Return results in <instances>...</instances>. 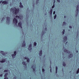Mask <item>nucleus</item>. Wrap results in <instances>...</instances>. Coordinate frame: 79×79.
<instances>
[{
  "instance_id": "f257e3e1",
  "label": "nucleus",
  "mask_w": 79,
  "mask_h": 79,
  "mask_svg": "<svg viewBox=\"0 0 79 79\" xmlns=\"http://www.w3.org/2000/svg\"><path fill=\"white\" fill-rule=\"evenodd\" d=\"M13 10L14 11H15L14 13L15 15H17L18 13V12H19V9H17L16 7H14Z\"/></svg>"
},
{
  "instance_id": "f03ea898",
  "label": "nucleus",
  "mask_w": 79,
  "mask_h": 79,
  "mask_svg": "<svg viewBox=\"0 0 79 79\" xmlns=\"http://www.w3.org/2000/svg\"><path fill=\"white\" fill-rule=\"evenodd\" d=\"M79 5H78L76 7V12L77 13V14L75 15V16H77V15H78V13H79Z\"/></svg>"
},
{
  "instance_id": "7ed1b4c3",
  "label": "nucleus",
  "mask_w": 79,
  "mask_h": 79,
  "mask_svg": "<svg viewBox=\"0 0 79 79\" xmlns=\"http://www.w3.org/2000/svg\"><path fill=\"white\" fill-rule=\"evenodd\" d=\"M2 2V3H4V5H7V4L8 3V2H6V1H4L3 2V1H0V3H1Z\"/></svg>"
},
{
  "instance_id": "20e7f679",
  "label": "nucleus",
  "mask_w": 79,
  "mask_h": 79,
  "mask_svg": "<svg viewBox=\"0 0 79 79\" xmlns=\"http://www.w3.org/2000/svg\"><path fill=\"white\" fill-rule=\"evenodd\" d=\"M13 22H14V23H15V24H16V26H18V25L16 24L18 23V20H17V19H16V18H14V19Z\"/></svg>"
},
{
  "instance_id": "39448f33",
  "label": "nucleus",
  "mask_w": 79,
  "mask_h": 79,
  "mask_svg": "<svg viewBox=\"0 0 79 79\" xmlns=\"http://www.w3.org/2000/svg\"><path fill=\"white\" fill-rule=\"evenodd\" d=\"M64 52H66V53H67L69 54H70V51H69L67 50L66 49H65L64 50Z\"/></svg>"
},
{
  "instance_id": "423d86ee",
  "label": "nucleus",
  "mask_w": 79,
  "mask_h": 79,
  "mask_svg": "<svg viewBox=\"0 0 79 79\" xmlns=\"http://www.w3.org/2000/svg\"><path fill=\"white\" fill-rule=\"evenodd\" d=\"M21 24H22V23H21V22H19L18 23V26L19 27H21V28H22L23 27H22V26H21Z\"/></svg>"
},
{
  "instance_id": "0eeeda50",
  "label": "nucleus",
  "mask_w": 79,
  "mask_h": 79,
  "mask_svg": "<svg viewBox=\"0 0 79 79\" xmlns=\"http://www.w3.org/2000/svg\"><path fill=\"white\" fill-rule=\"evenodd\" d=\"M31 68L33 69V71H35V67L34 66V65H32L31 66Z\"/></svg>"
},
{
  "instance_id": "6e6552de",
  "label": "nucleus",
  "mask_w": 79,
  "mask_h": 79,
  "mask_svg": "<svg viewBox=\"0 0 79 79\" xmlns=\"http://www.w3.org/2000/svg\"><path fill=\"white\" fill-rule=\"evenodd\" d=\"M67 40V37H66V36H64V42H65Z\"/></svg>"
},
{
  "instance_id": "1a4fd4ad",
  "label": "nucleus",
  "mask_w": 79,
  "mask_h": 79,
  "mask_svg": "<svg viewBox=\"0 0 79 79\" xmlns=\"http://www.w3.org/2000/svg\"><path fill=\"white\" fill-rule=\"evenodd\" d=\"M6 19L7 21H8V22H10V18L8 17H6Z\"/></svg>"
},
{
  "instance_id": "9d476101",
  "label": "nucleus",
  "mask_w": 79,
  "mask_h": 79,
  "mask_svg": "<svg viewBox=\"0 0 79 79\" xmlns=\"http://www.w3.org/2000/svg\"><path fill=\"white\" fill-rule=\"evenodd\" d=\"M42 51L41 50L40 51L39 55H40V56H42Z\"/></svg>"
},
{
  "instance_id": "9b49d317",
  "label": "nucleus",
  "mask_w": 79,
  "mask_h": 79,
  "mask_svg": "<svg viewBox=\"0 0 79 79\" xmlns=\"http://www.w3.org/2000/svg\"><path fill=\"white\" fill-rule=\"evenodd\" d=\"M25 46H26V42L25 41H24L22 45V47H25Z\"/></svg>"
},
{
  "instance_id": "f8f14e48",
  "label": "nucleus",
  "mask_w": 79,
  "mask_h": 79,
  "mask_svg": "<svg viewBox=\"0 0 79 79\" xmlns=\"http://www.w3.org/2000/svg\"><path fill=\"white\" fill-rule=\"evenodd\" d=\"M73 56V54H70L69 55V58H72Z\"/></svg>"
},
{
  "instance_id": "ddd939ff",
  "label": "nucleus",
  "mask_w": 79,
  "mask_h": 79,
  "mask_svg": "<svg viewBox=\"0 0 79 79\" xmlns=\"http://www.w3.org/2000/svg\"><path fill=\"white\" fill-rule=\"evenodd\" d=\"M2 60H1L0 61V62L1 63H4V62H5V59H2Z\"/></svg>"
},
{
  "instance_id": "4468645a",
  "label": "nucleus",
  "mask_w": 79,
  "mask_h": 79,
  "mask_svg": "<svg viewBox=\"0 0 79 79\" xmlns=\"http://www.w3.org/2000/svg\"><path fill=\"white\" fill-rule=\"evenodd\" d=\"M22 64H23V65H24L25 66H27V64H26V63L25 62H23Z\"/></svg>"
},
{
  "instance_id": "2eb2a0df",
  "label": "nucleus",
  "mask_w": 79,
  "mask_h": 79,
  "mask_svg": "<svg viewBox=\"0 0 79 79\" xmlns=\"http://www.w3.org/2000/svg\"><path fill=\"white\" fill-rule=\"evenodd\" d=\"M52 11H53V10H52V9H51L50 10V11L49 12V13L50 15H52Z\"/></svg>"
},
{
  "instance_id": "dca6fc26",
  "label": "nucleus",
  "mask_w": 79,
  "mask_h": 79,
  "mask_svg": "<svg viewBox=\"0 0 79 79\" xmlns=\"http://www.w3.org/2000/svg\"><path fill=\"white\" fill-rule=\"evenodd\" d=\"M1 53L2 55H5V53H4V52H3V51H1Z\"/></svg>"
},
{
  "instance_id": "f3484780",
  "label": "nucleus",
  "mask_w": 79,
  "mask_h": 79,
  "mask_svg": "<svg viewBox=\"0 0 79 79\" xmlns=\"http://www.w3.org/2000/svg\"><path fill=\"white\" fill-rule=\"evenodd\" d=\"M8 73L5 74L4 75L5 77H7V75H8Z\"/></svg>"
},
{
  "instance_id": "a211bd4d",
  "label": "nucleus",
  "mask_w": 79,
  "mask_h": 79,
  "mask_svg": "<svg viewBox=\"0 0 79 79\" xmlns=\"http://www.w3.org/2000/svg\"><path fill=\"white\" fill-rule=\"evenodd\" d=\"M63 65L64 66H66V64H65V62H63Z\"/></svg>"
},
{
  "instance_id": "6ab92c4d",
  "label": "nucleus",
  "mask_w": 79,
  "mask_h": 79,
  "mask_svg": "<svg viewBox=\"0 0 79 79\" xmlns=\"http://www.w3.org/2000/svg\"><path fill=\"white\" fill-rule=\"evenodd\" d=\"M11 56H12L13 58H14L16 56V54H12Z\"/></svg>"
},
{
  "instance_id": "aec40b11",
  "label": "nucleus",
  "mask_w": 79,
  "mask_h": 79,
  "mask_svg": "<svg viewBox=\"0 0 79 79\" xmlns=\"http://www.w3.org/2000/svg\"><path fill=\"white\" fill-rule=\"evenodd\" d=\"M63 26H65V25L66 24V23L65 22H63Z\"/></svg>"
},
{
  "instance_id": "412c9836",
  "label": "nucleus",
  "mask_w": 79,
  "mask_h": 79,
  "mask_svg": "<svg viewBox=\"0 0 79 79\" xmlns=\"http://www.w3.org/2000/svg\"><path fill=\"white\" fill-rule=\"evenodd\" d=\"M28 49L29 50H32V48H30L29 47V48H28Z\"/></svg>"
},
{
  "instance_id": "4be33fe9",
  "label": "nucleus",
  "mask_w": 79,
  "mask_h": 79,
  "mask_svg": "<svg viewBox=\"0 0 79 79\" xmlns=\"http://www.w3.org/2000/svg\"><path fill=\"white\" fill-rule=\"evenodd\" d=\"M27 63H29V58H28L27 59Z\"/></svg>"
},
{
  "instance_id": "5701e85b",
  "label": "nucleus",
  "mask_w": 79,
  "mask_h": 79,
  "mask_svg": "<svg viewBox=\"0 0 79 79\" xmlns=\"http://www.w3.org/2000/svg\"><path fill=\"white\" fill-rule=\"evenodd\" d=\"M19 7H20V8H23V5H20L19 6Z\"/></svg>"
},
{
  "instance_id": "b1692460",
  "label": "nucleus",
  "mask_w": 79,
  "mask_h": 79,
  "mask_svg": "<svg viewBox=\"0 0 79 79\" xmlns=\"http://www.w3.org/2000/svg\"><path fill=\"white\" fill-rule=\"evenodd\" d=\"M56 18V15H55L54 16V19H55Z\"/></svg>"
},
{
  "instance_id": "393cba45",
  "label": "nucleus",
  "mask_w": 79,
  "mask_h": 79,
  "mask_svg": "<svg viewBox=\"0 0 79 79\" xmlns=\"http://www.w3.org/2000/svg\"><path fill=\"white\" fill-rule=\"evenodd\" d=\"M10 11H12L13 10V8H11L10 9Z\"/></svg>"
},
{
  "instance_id": "a878e982",
  "label": "nucleus",
  "mask_w": 79,
  "mask_h": 79,
  "mask_svg": "<svg viewBox=\"0 0 79 79\" xmlns=\"http://www.w3.org/2000/svg\"><path fill=\"white\" fill-rule=\"evenodd\" d=\"M34 45L35 46H36V45H37V43H36V42H34Z\"/></svg>"
},
{
  "instance_id": "bb28decb",
  "label": "nucleus",
  "mask_w": 79,
  "mask_h": 79,
  "mask_svg": "<svg viewBox=\"0 0 79 79\" xmlns=\"http://www.w3.org/2000/svg\"><path fill=\"white\" fill-rule=\"evenodd\" d=\"M56 71H58V67L57 66L56 67Z\"/></svg>"
},
{
  "instance_id": "cd10ccee",
  "label": "nucleus",
  "mask_w": 79,
  "mask_h": 79,
  "mask_svg": "<svg viewBox=\"0 0 79 79\" xmlns=\"http://www.w3.org/2000/svg\"><path fill=\"white\" fill-rule=\"evenodd\" d=\"M42 72H43V73H44V72L45 71V69H42Z\"/></svg>"
},
{
  "instance_id": "c85d7f7f",
  "label": "nucleus",
  "mask_w": 79,
  "mask_h": 79,
  "mask_svg": "<svg viewBox=\"0 0 79 79\" xmlns=\"http://www.w3.org/2000/svg\"><path fill=\"white\" fill-rule=\"evenodd\" d=\"M55 7V4H53V6H52V8H53Z\"/></svg>"
},
{
  "instance_id": "c756f323",
  "label": "nucleus",
  "mask_w": 79,
  "mask_h": 79,
  "mask_svg": "<svg viewBox=\"0 0 79 79\" xmlns=\"http://www.w3.org/2000/svg\"><path fill=\"white\" fill-rule=\"evenodd\" d=\"M16 18H18V19H19V18H20L19 16H18V15H16Z\"/></svg>"
},
{
  "instance_id": "7c9ffc66",
  "label": "nucleus",
  "mask_w": 79,
  "mask_h": 79,
  "mask_svg": "<svg viewBox=\"0 0 79 79\" xmlns=\"http://www.w3.org/2000/svg\"><path fill=\"white\" fill-rule=\"evenodd\" d=\"M14 54L15 55H16V52L15 51L14 52Z\"/></svg>"
},
{
  "instance_id": "2f4dec72",
  "label": "nucleus",
  "mask_w": 79,
  "mask_h": 79,
  "mask_svg": "<svg viewBox=\"0 0 79 79\" xmlns=\"http://www.w3.org/2000/svg\"><path fill=\"white\" fill-rule=\"evenodd\" d=\"M4 72H8V70H5L4 71Z\"/></svg>"
},
{
  "instance_id": "473e14b6",
  "label": "nucleus",
  "mask_w": 79,
  "mask_h": 79,
  "mask_svg": "<svg viewBox=\"0 0 79 79\" xmlns=\"http://www.w3.org/2000/svg\"><path fill=\"white\" fill-rule=\"evenodd\" d=\"M28 58H27V57H24L25 60H27Z\"/></svg>"
},
{
  "instance_id": "72a5a7b5",
  "label": "nucleus",
  "mask_w": 79,
  "mask_h": 79,
  "mask_svg": "<svg viewBox=\"0 0 79 79\" xmlns=\"http://www.w3.org/2000/svg\"><path fill=\"white\" fill-rule=\"evenodd\" d=\"M29 47H30V48H31L32 45L30 44V45H29Z\"/></svg>"
},
{
  "instance_id": "f704fd0d",
  "label": "nucleus",
  "mask_w": 79,
  "mask_h": 79,
  "mask_svg": "<svg viewBox=\"0 0 79 79\" xmlns=\"http://www.w3.org/2000/svg\"><path fill=\"white\" fill-rule=\"evenodd\" d=\"M4 20H5V18H3L2 20V21H4Z\"/></svg>"
},
{
  "instance_id": "c9c22d12",
  "label": "nucleus",
  "mask_w": 79,
  "mask_h": 79,
  "mask_svg": "<svg viewBox=\"0 0 79 79\" xmlns=\"http://www.w3.org/2000/svg\"><path fill=\"white\" fill-rule=\"evenodd\" d=\"M39 0H36V3H37L39 2Z\"/></svg>"
},
{
  "instance_id": "e433bc0d",
  "label": "nucleus",
  "mask_w": 79,
  "mask_h": 79,
  "mask_svg": "<svg viewBox=\"0 0 79 79\" xmlns=\"http://www.w3.org/2000/svg\"><path fill=\"white\" fill-rule=\"evenodd\" d=\"M50 68H51V69H50V72H52V68L51 67V66H50Z\"/></svg>"
},
{
  "instance_id": "4c0bfd02",
  "label": "nucleus",
  "mask_w": 79,
  "mask_h": 79,
  "mask_svg": "<svg viewBox=\"0 0 79 79\" xmlns=\"http://www.w3.org/2000/svg\"><path fill=\"white\" fill-rule=\"evenodd\" d=\"M69 28H70V29H72V27L71 26H69Z\"/></svg>"
},
{
  "instance_id": "58836bf2",
  "label": "nucleus",
  "mask_w": 79,
  "mask_h": 79,
  "mask_svg": "<svg viewBox=\"0 0 79 79\" xmlns=\"http://www.w3.org/2000/svg\"><path fill=\"white\" fill-rule=\"evenodd\" d=\"M57 2H60V0H57Z\"/></svg>"
},
{
  "instance_id": "ea45409f",
  "label": "nucleus",
  "mask_w": 79,
  "mask_h": 79,
  "mask_svg": "<svg viewBox=\"0 0 79 79\" xmlns=\"http://www.w3.org/2000/svg\"><path fill=\"white\" fill-rule=\"evenodd\" d=\"M79 73V71H78V70H77V74H78V73Z\"/></svg>"
},
{
  "instance_id": "a19ab883",
  "label": "nucleus",
  "mask_w": 79,
  "mask_h": 79,
  "mask_svg": "<svg viewBox=\"0 0 79 79\" xmlns=\"http://www.w3.org/2000/svg\"><path fill=\"white\" fill-rule=\"evenodd\" d=\"M16 79V77H14V79Z\"/></svg>"
},
{
  "instance_id": "79ce46f5",
  "label": "nucleus",
  "mask_w": 79,
  "mask_h": 79,
  "mask_svg": "<svg viewBox=\"0 0 79 79\" xmlns=\"http://www.w3.org/2000/svg\"><path fill=\"white\" fill-rule=\"evenodd\" d=\"M0 77H2L3 76V75L2 74H1L0 75Z\"/></svg>"
},
{
  "instance_id": "37998d69",
  "label": "nucleus",
  "mask_w": 79,
  "mask_h": 79,
  "mask_svg": "<svg viewBox=\"0 0 79 79\" xmlns=\"http://www.w3.org/2000/svg\"><path fill=\"white\" fill-rule=\"evenodd\" d=\"M53 15H55V11H53Z\"/></svg>"
},
{
  "instance_id": "c03bdc74",
  "label": "nucleus",
  "mask_w": 79,
  "mask_h": 79,
  "mask_svg": "<svg viewBox=\"0 0 79 79\" xmlns=\"http://www.w3.org/2000/svg\"><path fill=\"white\" fill-rule=\"evenodd\" d=\"M64 32L65 31H62V34H63H63H64Z\"/></svg>"
},
{
  "instance_id": "a18cd8bd",
  "label": "nucleus",
  "mask_w": 79,
  "mask_h": 79,
  "mask_svg": "<svg viewBox=\"0 0 79 79\" xmlns=\"http://www.w3.org/2000/svg\"><path fill=\"white\" fill-rule=\"evenodd\" d=\"M22 5V3L21 2H20V5Z\"/></svg>"
},
{
  "instance_id": "49530a36",
  "label": "nucleus",
  "mask_w": 79,
  "mask_h": 79,
  "mask_svg": "<svg viewBox=\"0 0 79 79\" xmlns=\"http://www.w3.org/2000/svg\"><path fill=\"white\" fill-rule=\"evenodd\" d=\"M55 0L54 1V2H53V4H55Z\"/></svg>"
},
{
  "instance_id": "de8ad7c7",
  "label": "nucleus",
  "mask_w": 79,
  "mask_h": 79,
  "mask_svg": "<svg viewBox=\"0 0 79 79\" xmlns=\"http://www.w3.org/2000/svg\"><path fill=\"white\" fill-rule=\"evenodd\" d=\"M66 18V16H64V18Z\"/></svg>"
},
{
  "instance_id": "09e8293b",
  "label": "nucleus",
  "mask_w": 79,
  "mask_h": 79,
  "mask_svg": "<svg viewBox=\"0 0 79 79\" xmlns=\"http://www.w3.org/2000/svg\"><path fill=\"white\" fill-rule=\"evenodd\" d=\"M63 32H65V30H64V29L63 30Z\"/></svg>"
},
{
  "instance_id": "8fccbe9b",
  "label": "nucleus",
  "mask_w": 79,
  "mask_h": 79,
  "mask_svg": "<svg viewBox=\"0 0 79 79\" xmlns=\"http://www.w3.org/2000/svg\"><path fill=\"white\" fill-rule=\"evenodd\" d=\"M57 70H56V73H57Z\"/></svg>"
},
{
  "instance_id": "3c124183",
  "label": "nucleus",
  "mask_w": 79,
  "mask_h": 79,
  "mask_svg": "<svg viewBox=\"0 0 79 79\" xmlns=\"http://www.w3.org/2000/svg\"><path fill=\"white\" fill-rule=\"evenodd\" d=\"M47 28H45V30H47Z\"/></svg>"
},
{
  "instance_id": "603ef678",
  "label": "nucleus",
  "mask_w": 79,
  "mask_h": 79,
  "mask_svg": "<svg viewBox=\"0 0 79 79\" xmlns=\"http://www.w3.org/2000/svg\"><path fill=\"white\" fill-rule=\"evenodd\" d=\"M77 71H79V68H78V70H77Z\"/></svg>"
},
{
  "instance_id": "864d4df0",
  "label": "nucleus",
  "mask_w": 79,
  "mask_h": 79,
  "mask_svg": "<svg viewBox=\"0 0 79 79\" xmlns=\"http://www.w3.org/2000/svg\"><path fill=\"white\" fill-rule=\"evenodd\" d=\"M44 33H45V32H43V35H44Z\"/></svg>"
},
{
  "instance_id": "5fc2aeb1",
  "label": "nucleus",
  "mask_w": 79,
  "mask_h": 79,
  "mask_svg": "<svg viewBox=\"0 0 79 79\" xmlns=\"http://www.w3.org/2000/svg\"><path fill=\"white\" fill-rule=\"evenodd\" d=\"M78 51L77 50V53H78Z\"/></svg>"
},
{
  "instance_id": "6e6d98bb",
  "label": "nucleus",
  "mask_w": 79,
  "mask_h": 79,
  "mask_svg": "<svg viewBox=\"0 0 79 79\" xmlns=\"http://www.w3.org/2000/svg\"><path fill=\"white\" fill-rule=\"evenodd\" d=\"M13 13H14V11H13Z\"/></svg>"
},
{
  "instance_id": "4d7b16f0",
  "label": "nucleus",
  "mask_w": 79,
  "mask_h": 79,
  "mask_svg": "<svg viewBox=\"0 0 79 79\" xmlns=\"http://www.w3.org/2000/svg\"><path fill=\"white\" fill-rule=\"evenodd\" d=\"M67 43H68V42H66V44H67Z\"/></svg>"
},
{
  "instance_id": "13d9d810",
  "label": "nucleus",
  "mask_w": 79,
  "mask_h": 79,
  "mask_svg": "<svg viewBox=\"0 0 79 79\" xmlns=\"http://www.w3.org/2000/svg\"><path fill=\"white\" fill-rule=\"evenodd\" d=\"M42 33H43V32H42Z\"/></svg>"
}]
</instances>
